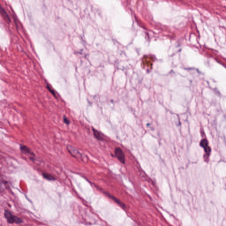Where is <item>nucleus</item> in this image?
Segmentation results:
<instances>
[{"instance_id": "obj_1", "label": "nucleus", "mask_w": 226, "mask_h": 226, "mask_svg": "<svg viewBox=\"0 0 226 226\" xmlns=\"http://www.w3.org/2000/svg\"><path fill=\"white\" fill-rule=\"evenodd\" d=\"M4 217L7 220L8 223L11 224L16 223V225H20V223H24V220H22V218L14 215L10 210L4 211Z\"/></svg>"}, {"instance_id": "obj_2", "label": "nucleus", "mask_w": 226, "mask_h": 226, "mask_svg": "<svg viewBox=\"0 0 226 226\" xmlns=\"http://www.w3.org/2000/svg\"><path fill=\"white\" fill-rule=\"evenodd\" d=\"M200 147H203L206 154L204 155L205 162H209V156L211 155V147H209L207 143V139H201L200 143Z\"/></svg>"}, {"instance_id": "obj_3", "label": "nucleus", "mask_w": 226, "mask_h": 226, "mask_svg": "<svg viewBox=\"0 0 226 226\" xmlns=\"http://www.w3.org/2000/svg\"><path fill=\"white\" fill-rule=\"evenodd\" d=\"M67 151L73 156V158H77V160L82 158V154L72 146L67 147Z\"/></svg>"}, {"instance_id": "obj_4", "label": "nucleus", "mask_w": 226, "mask_h": 226, "mask_svg": "<svg viewBox=\"0 0 226 226\" xmlns=\"http://www.w3.org/2000/svg\"><path fill=\"white\" fill-rule=\"evenodd\" d=\"M115 154H116L117 160H119L120 163H123V164L125 163L124 153L123 152V150L121 148H116Z\"/></svg>"}, {"instance_id": "obj_5", "label": "nucleus", "mask_w": 226, "mask_h": 226, "mask_svg": "<svg viewBox=\"0 0 226 226\" xmlns=\"http://www.w3.org/2000/svg\"><path fill=\"white\" fill-rule=\"evenodd\" d=\"M0 14L3 17V19H4V20H6L7 22H10V16L8 15V12H6V11L4 10V8H3L0 5Z\"/></svg>"}, {"instance_id": "obj_6", "label": "nucleus", "mask_w": 226, "mask_h": 226, "mask_svg": "<svg viewBox=\"0 0 226 226\" xmlns=\"http://www.w3.org/2000/svg\"><path fill=\"white\" fill-rule=\"evenodd\" d=\"M94 135L97 140H103V133L96 131L95 129H93Z\"/></svg>"}, {"instance_id": "obj_7", "label": "nucleus", "mask_w": 226, "mask_h": 226, "mask_svg": "<svg viewBox=\"0 0 226 226\" xmlns=\"http://www.w3.org/2000/svg\"><path fill=\"white\" fill-rule=\"evenodd\" d=\"M42 176L47 181H56V177L49 173H42Z\"/></svg>"}, {"instance_id": "obj_8", "label": "nucleus", "mask_w": 226, "mask_h": 226, "mask_svg": "<svg viewBox=\"0 0 226 226\" xmlns=\"http://www.w3.org/2000/svg\"><path fill=\"white\" fill-rule=\"evenodd\" d=\"M108 197L109 199H112V200H114V202H116L118 206H120V204L123 203L119 199L116 198L115 196H112L110 193H108Z\"/></svg>"}, {"instance_id": "obj_9", "label": "nucleus", "mask_w": 226, "mask_h": 226, "mask_svg": "<svg viewBox=\"0 0 226 226\" xmlns=\"http://www.w3.org/2000/svg\"><path fill=\"white\" fill-rule=\"evenodd\" d=\"M20 151L21 153H25V154H29V153H31V150L26 146H21Z\"/></svg>"}, {"instance_id": "obj_10", "label": "nucleus", "mask_w": 226, "mask_h": 226, "mask_svg": "<svg viewBox=\"0 0 226 226\" xmlns=\"http://www.w3.org/2000/svg\"><path fill=\"white\" fill-rule=\"evenodd\" d=\"M161 29L163 31V33H170V29L167 26H162Z\"/></svg>"}, {"instance_id": "obj_11", "label": "nucleus", "mask_w": 226, "mask_h": 226, "mask_svg": "<svg viewBox=\"0 0 226 226\" xmlns=\"http://www.w3.org/2000/svg\"><path fill=\"white\" fill-rule=\"evenodd\" d=\"M28 154H30L29 160H31V162H36V159L34 158V153L30 152Z\"/></svg>"}, {"instance_id": "obj_12", "label": "nucleus", "mask_w": 226, "mask_h": 226, "mask_svg": "<svg viewBox=\"0 0 226 226\" xmlns=\"http://www.w3.org/2000/svg\"><path fill=\"white\" fill-rule=\"evenodd\" d=\"M47 89L53 94V96H56V90L50 88V86H47Z\"/></svg>"}, {"instance_id": "obj_13", "label": "nucleus", "mask_w": 226, "mask_h": 226, "mask_svg": "<svg viewBox=\"0 0 226 226\" xmlns=\"http://www.w3.org/2000/svg\"><path fill=\"white\" fill-rule=\"evenodd\" d=\"M124 211H126V205L124 203H120V205H118Z\"/></svg>"}, {"instance_id": "obj_14", "label": "nucleus", "mask_w": 226, "mask_h": 226, "mask_svg": "<svg viewBox=\"0 0 226 226\" xmlns=\"http://www.w3.org/2000/svg\"><path fill=\"white\" fill-rule=\"evenodd\" d=\"M64 123L65 124H70V120H68V118H66V117H64Z\"/></svg>"}, {"instance_id": "obj_15", "label": "nucleus", "mask_w": 226, "mask_h": 226, "mask_svg": "<svg viewBox=\"0 0 226 226\" xmlns=\"http://www.w3.org/2000/svg\"><path fill=\"white\" fill-rule=\"evenodd\" d=\"M84 179H86L87 181V183H89V185H91V186H94V184L91 181H89V179H87V177H84Z\"/></svg>"}, {"instance_id": "obj_16", "label": "nucleus", "mask_w": 226, "mask_h": 226, "mask_svg": "<svg viewBox=\"0 0 226 226\" xmlns=\"http://www.w3.org/2000/svg\"><path fill=\"white\" fill-rule=\"evenodd\" d=\"M146 34H147V36L149 38V33L147 32Z\"/></svg>"}, {"instance_id": "obj_17", "label": "nucleus", "mask_w": 226, "mask_h": 226, "mask_svg": "<svg viewBox=\"0 0 226 226\" xmlns=\"http://www.w3.org/2000/svg\"><path fill=\"white\" fill-rule=\"evenodd\" d=\"M185 70H193V68H185Z\"/></svg>"}, {"instance_id": "obj_18", "label": "nucleus", "mask_w": 226, "mask_h": 226, "mask_svg": "<svg viewBox=\"0 0 226 226\" xmlns=\"http://www.w3.org/2000/svg\"><path fill=\"white\" fill-rule=\"evenodd\" d=\"M83 50L81 49L80 52H79V54H82Z\"/></svg>"}, {"instance_id": "obj_19", "label": "nucleus", "mask_w": 226, "mask_h": 226, "mask_svg": "<svg viewBox=\"0 0 226 226\" xmlns=\"http://www.w3.org/2000/svg\"><path fill=\"white\" fill-rule=\"evenodd\" d=\"M147 126H151V124H147Z\"/></svg>"}, {"instance_id": "obj_20", "label": "nucleus", "mask_w": 226, "mask_h": 226, "mask_svg": "<svg viewBox=\"0 0 226 226\" xmlns=\"http://www.w3.org/2000/svg\"><path fill=\"white\" fill-rule=\"evenodd\" d=\"M178 126H181V122L178 123Z\"/></svg>"}, {"instance_id": "obj_21", "label": "nucleus", "mask_w": 226, "mask_h": 226, "mask_svg": "<svg viewBox=\"0 0 226 226\" xmlns=\"http://www.w3.org/2000/svg\"><path fill=\"white\" fill-rule=\"evenodd\" d=\"M111 103H114V100H111Z\"/></svg>"}, {"instance_id": "obj_22", "label": "nucleus", "mask_w": 226, "mask_h": 226, "mask_svg": "<svg viewBox=\"0 0 226 226\" xmlns=\"http://www.w3.org/2000/svg\"><path fill=\"white\" fill-rule=\"evenodd\" d=\"M147 72L149 73V70H147Z\"/></svg>"}]
</instances>
